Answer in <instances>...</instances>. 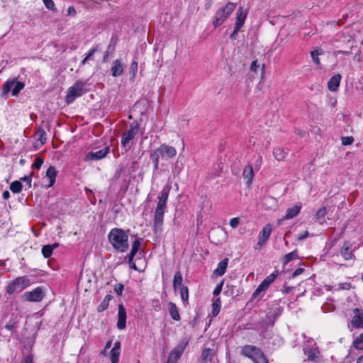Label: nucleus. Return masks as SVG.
Masks as SVG:
<instances>
[{
    "label": "nucleus",
    "instance_id": "3",
    "mask_svg": "<svg viewBox=\"0 0 363 363\" xmlns=\"http://www.w3.org/2000/svg\"><path fill=\"white\" fill-rule=\"evenodd\" d=\"M30 279L27 276L18 277L6 287V292L8 294L20 293L30 285Z\"/></svg>",
    "mask_w": 363,
    "mask_h": 363
},
{
    "label": "nucleus",
    "instance_id": "19",
    "mask_svg": "<svg viewBox=\"0 0 363 363\" xmlns=\"http://www.w3.org/2000/svg\"><path fill=\"white\" fill-rule=\"evenodd\" d=\"M247 17V11L243 8L240 7L237 11L236 21H235V32L240 31L243 26Z\"/></svg>",
    "mask_w": 363,
    "mask_h": 363
},
{
    "label": "nucleus",
    "instance_id": "48",
    "mask_svg": "<svg viewBox=\"0 0 363 363\" xmlns=\"http://www.w3.org/2000/svg\"><path fill=\"white\" fill-rule=\"evenodd\" d=\"M45 7L51 11L55 10V3L52 0H43Z\"/></svg>",
    "mask_w": 363,
    "mask_h": 363
},
{
    "label": "nucleus",
    "instance_id": "33",
    "mask_svg": "<svg viewBox=\"0 0 363 363\" xmlns=\"http://www.w3.org/2000/svg\"><path fill=\"white\" fill-rule=\"evenodd\" d=\"M138 62L136 61L132 62L130 65V67H129V72L130 74V79L131 81H134L136 74H137V72H138Z\"/></svg>",
    "mask_w": 363,
    "mask_h": 363
},
{
    "label": "nucleus",
    "instance_id": "25",
    "mask_svg": "<svg viewBox=\"0 0 363 363\" xmlns=\"http://www.w3.org/2000/svg\"><path fill=\"white\" fill-rule=\"evenodd\" d=\"M140 247V242L139 240H135L133 244L131 247V251L130 254L128 255V263L131 264L135 254L138 252Z\"/></svg>",
    "mask_w": 363,
    "mask_h": 363
},
{
    "label": "nucleus",
    "instance_id": "40",
    "mask_svg": "<svg viewBox=\"0 0 363 363\" xmlns=\"http://www.w3.org/2000/svg\"><path fill=\"white\" fill-rule=\"evenodd\" d=\"M180 295L182 300L186 303L189 299V290L187 286H182L180 287Z\"/></svg>",
    "mask_w": 363,
    "mask_h": 363
},
{
    "label": "nucleus",
    "instance_id": "8",
    "mask_svg": "<svg viewBox=\"0 0 363 363\" xmlns=\"http://www.w3.org/2000/svg\"><path fill=\"white\" fill-rule=\"evenodd\" d=\"M154 153L160 157H161L162 158L169 160L176 156L177 150L172 146L162 144L154 151Z\"/></svg>",
    "mask_w": 363,
    "mask_h": 363
},
{
    "label": "nucleus",
    "instance_id": "62",
    "mask_svg": "<svg viewBox=\"0 0 363 363\" xmlns=\"http://www.w3.org/2000/svg\"><path fill=\"white\" fill-rule=\"evenodd\" d=\"M262 164V157L259 156L257 160L255 162V167L259 169Z\"/></svg>",
    "mask_w": 363,
    "mask_h": 363
},
{
    "label": "nucleus",
    "instance_id": "27",
    "mask_svg": "<svg viewBox=\"0 0 363 363\" xmlns=\"http://www.w3.org/2000/svg\"><path fill=\"white\" fill-rule=\"evenodd\" d=\"M215 355L213 350L208 348L203 350L201 358L203 363L211 362Z\"/></svg>",
    "mask_w": 363,
    "mask_h": 363
},
{
    "label": "nucleus",
    "instance_id": "56",
    "mask_svg": "<svg viewBox=\"0 0 363 363\" xmlns=\"http://www.w3.org/2000/svg\"><path fill=\"white\" fill-rule=\"evenodd\" d=\"M67 15L74 16L76 15V10L74 6H71L68 8Z\"/></svg>",
    "mask_w": 363,
    "mask_h": 363
},
{
    "label": "nucleus",
    "instance_id": "6",
    "mask_svg": "<svg viewBox=\"0 0 363 363\" xmlns=\"http://www.w3.org/2000/svg\"><path fill=\"white\" fill-rule=\"evenodd\" d=\"M138 124L136 123H133L130 124L129 129L123 133L121 145L123 147H130L129 144L138 134Z\"/></svg>",
    "mask_w": 363,
    "mask_h": 363
},
{
    "label": "nucleus",
    "instance_id": "52",
    "mask_svg": "<svg viewBox=\"0 0 363 363\" xmlns=\"http://www.w3.org/2000/svg\"><path fill=\"white\" fill-rule=\"evenodd\" d=\"M223 281L220 282L216 286V288L214 289L213 292L214 296H218L220 293V291H222V289H223Z\"/></svg>",
    "mask_w": 363,
    "mask_h": 363
},
{
    "label": "nucleus",
    "instance_id": "10",
    "mask_svg": "<svg viewBox=\"0 0 363 363\" xmlns=\"http://www.w3.org/2000/svg\"><path fill=\"white\" fill-rule=\"evenodd\" d=\"M262 351L260 348L255 345H246L241 348L240 354L253 362Z\"/></svg>",
    "mask_w": 363,
    "mask_h": 363
},
{
    "label": "nucleus",
    "instance_id": "45",
    "mask_svg": "<svg viewBox=\"0 0 363 363\" xmlns=\"http://www.w3.org/2000/svg\"><path fill=\"white\" fill-rule=\"evenodd\" d=\"M354 142V138L352 136L342 137L341 143L342 145H350Z\"/></svg>",
    "mask_w": 363,
    "mask_h": 363
},
{
    "label": "nucleus",
    "instance_id": "14",
    "mask_svg": "<svg viewBox=\"0 0 363 363\" xmlns=\"http://www.w3.org/2000/svg\"><path fill=\"white\" fill-rule=\"evenodd\" d=\"M354 316L352 320V325L355 328H363V310L354 308Z\"/></svg>",
    "mask_w": 363,
    "mask_h": 363
},
{
    "label": "nucleus",
    "instance_id": "12",
    "mask_svg": "<svg viewBox=\"0 0 363 363\" xmlns=\"http://www.w3.org/2000/svg\"><path fill=\"white\" fill-rule=\"evenodd\" d=\"M110 152V147L106 146L104 149L97 150L96 152H89L86 154L84 157V161L89 162L93 160H99L104 158Z\"/></svg>",
    "mask_w": 363,
    "mask_h": 363
},
{
    "label": "nucleus",
    "instance_id": "31",
    "mask_svg": "<svg viewBox=\"0 0 363 363\" xmlns=\"http://www.w3.org/2000/svg\"><path fill=\"white\" fill-rule=\"evenodd\" d=\"M212 307H213V310H212V315L213 316H216L220 310V308H221V301L220 299V298H216L213 303H212Z\"/></svg>",
    "mask_w": 363,
    "mask_h": 363
},
{
    "label": "nucleus",
    "instance_id": "37",
    "mask_svg": "<svg viewBox=\"0 0 363 363\" xmlns=\"http://www.w3.org/2000/svg\"><path fill=\"white\" fill-rule=\"evenodd\" d=\"M353 346L357 350H363V333L355 338L353 342Z\"/></svg>",
    "mask_w": 363,
    "mask_h": 363
},
{
    "label": "nucleus",
    "instance_id": "49",
    "mask_svg": "<svg viewBox=\"0 0 363 363\" xmlns=\"http://www.w3.org/2000/svg\"><path fill=\"white\" fill-rule=\"evenodd\" d=\"M159 158L160 157L154 152L151 155V159L153 160L155 169H157L159 167Z\"/></svg>",
    "mask_w": 363,
    "mask_h": 363
},
{
    "label": "nucleus",
    "instance_id": "61",
    "mask_svg": "<svg viewBox=\"0 0 363 363\" xmlns=\"http://www.w3.org/2000/svg\"><path fill=\"white\" fill-rule=\"evenodd\" d=\"M120 348H121V343H120V342L117 341L114 343L113 347L111 350H114V351H120Z\"/></svg>",
    "mask_w": 363,
    "mask_h": 363
},
{
    "label": "nucleus",
    "instance_id": "7",
    "mask_svg": "<svg viewBox=\"0 0 363 363\" xmlns=\"http://www.w3.org/2000/svg\"><path fill=\"white\" fill-rule=\"evenodd\" d=\"M24 83L16 82L14 79L8 80L5 82L2 88L3 94L6 95L11 90L13 96H17L18 93L24 88Z\"/></svg>",
    "mask_w": 363,
    "mask_h": 363
},
{
    "label": "nucleus",
    "instance_id": "22",
    "mask_svg": "<svg viewBox=\"0 0 363 363\" xmlns=\"http://www.w3.org/2000/svg\"><path fill=\"white\" fill-rule=\"evenodd\" d=\"M301 208V205H295L294 206L288 208L286 215L282 219L279 220V223H281V220L291 219L296 216L299 213Z\"/></svg>",
    "mask_w": 363,
    "mask_h": 363
},
{
    "label": "nucleus",
    "instance_id": "59",
    "mask_svg": "<svg viewBox=\"0 0 363 363\" xmlns=\"http://www.w3.org/2000/svg\"><path fill=\"white\" fill-rule=\"evenodd\" d=\"M96 52V48H94L91 49L89 50V53L86 56V59L90 60Z\"/></svg>",
    "mask_w": 363,
    "mask_h": 363
},
{
    "label": "nucleus",
    "instance_id": "55",
    "mask_svg": "<svg viewBox=\"0 0 363 363\" xmlns=\"http://www.w3.org/2000/svg\"><path fill=\"white\" fill-rule=\"evenodd\" d=\"M308 235H309V233H308V231L306 230L303 233L299 234L298 235V240H303L307 238L308 237Z\"/></svg>",
    "mask_w": 363,
    "mask_h": 363
},
{
    "label": "nucleus",
    "instance_id": "63",
    "mask_svg": "<svg viewBox=\"0 0 363 363\" xmlns=\"http://www.w3.org/2000/svg\"><path fill=\"white\" fill-rule=\"evenodd\" d=\"M24 363H33V357L30 355H28L26 357L23 359Z\"/></svg>",
    "mask_w": 363,
    "mask_h": 363
},
{
    "label": "nucleus",
    "instance_id": "13",
    "mask_svg": "<svg viewBox=\"0 0 363 363\" xmlns=\"http://www.w3.org/2000/svg\"><path fill=\"white\" fill-rule=\"evenodd\" d=\"M185 349L184 345L176 347L169 354L167 363H177Z\"/></svg>",
    "mask_w": 363,
    "mask_h": 363
},
{
    "label": "nucleus",
    "instance_id": "4",
    "mask_svg": "<svg viewBox=\"0 0 363 363\" xmlns=\"http://www.w3.org/2000/svg\"><path fill=\"white\" fill-rule=\"evenodd\" d=\"M236 7V4L228 2L223 8L218 9L214 16L213 22L215 27L220 26L228 18Z\"/></svg>",
    "mask_w": 363,
    "mask_h": 363
},
{
    "label": "nucleus",
    "instance_id": "53",
    "mask_svg": "<svg viewBox=\"0 0 363 363\" xmlns=\"http://www.w3.org/2000/svg\"><path fill=\"white\" fill-rule=\"evenodd\" d=\"M240 220L238 218H231L230 220V225L232 228H235L239 225Z\"/></svg>",
    "mask_w": 363,
    "mask_h": 363
},
{
    "label": "nucleus",
    "instance_id": "50",
    "mask_svg": "<svg viewBox=\"0 0 363 363\" xmlns=\"http://www.w3.org/2000/svg\"><path fill=\"white\" fill-rule=\"evenodd\" d=\"M123 289L124 286L122 284H117L114 286L115 292L119 296L122 294Z\"/></svg>",
    "mask_w": 363,
    "mask_h": 363
},
{
    "label": "nucleus",
    "instance_id": "41",
    "mask_svg": "<svg viewBox=\"0 0 363 363\" xmlns=\"http://www.w3.org/2000/svg\"><path fill=\"white\" fill-rule=\"evenodd\" d=\"M340 40L342 41L343 43H349L350 45V49L352 48H353V46H354L353 44H354V41L353 37L351 35H345V33H344L343 35L342 36V40Z\"/></svg>",
    "mask_w": 363,
    "mask_h": 363
},
{
    "label": "nucleus",
    "instance_id": "20",
    "mask_svg": "<svg viewBox=\"0 0 363 363\" xmlns=\"http://www.w3.org/2000/svg\"><path fill=\"white\" fill-rule=\"evenodd\" d=\"M342 77L340 74H336L333 76L328 82V88L331 91H335L337 90Z\"/></svg>",
    "mask_w": 363,
    "mask_h": 363
},
{
    "label": "nucleus",
    "instance_id": "58",
    "mask_svg": "<svg viewBox=\"0 0 363 363\" xmlns=\"http://www.w3.org/2000/svg\"><path fill=\"white\" fill-rule=\"evenodd\" d=\"M33 174L31 173L28 177H24L21 179L27 183L29 187L31 186V176Z\"/></svg>",
    "mask_w": 363,
    "mask_h": 363
},
{
    "label": "nucleus",
    "instance_id": "42",
    "mask_svg": "<svg viewBox=\"0 0 363 363\" xmlns=\"http://www.w3.org/2000/svg\"><path fill=\"white\" fill-rule=\"evenodd\" d=\"M52 251L51 246L49 245H45L42 248V254L45 258H49L52 255Z\"/></svg>",
    "mask_w": 363,
    "mask_h": 363
},
{
    "label": "nucleus",
    "instance_id": "38",
    "mask_svg": "<svg viewBox=\"0 0 363 363\" xmlns=\"http://www.w3.org/2000/svg\"><path fill=\"white\" fill-rule=\"evenodd\" d=\"M36 135L38 138V140L40 142L41 145H43L47 141L46 133L43 128H39L36 133Z\"/></svg>",
    "mask_w": 363,
    "mask_h": 363
},
{
    "label": "nucleus",
    "instance_id": "5",
    "mask_svg": "<svg viewBox=\"0 0 363 363\" xmlns=\"http://www.w3.org/2000/svg\"><path fill=\"white\" fill-rule=\"evenodd\" d=\"M85 82L82 81H77L71 87L67 90L66 96V102L69 104H72L77 97L81 96L85 92Z\"/></svg>",
    "mask_w": 363,
    "mask_h": 363
},
{
    "label": "nucleus",
    "instance_id": "43",
    "mask_svg": "<svg viewBox=\"0 0 363 363\" xmlns=\"http://www.w3.org/2000/svg\"><path fill=\"white\" fill-rule=\"evenodd\" d=\"M254 363H269V361L264 354V352L262 351L259 356L257 357L256 359L253 361Z\"/></svg>",
    "mask_w": 363,
    "mask_h": 363
},
{
    "label": "nucleus",
    "instance_id": "2",
    "mask_svg": "<svg viewBox=\"0 0 363 363\" xmlns=\"http://www.w3.org/2000/svg\"><path fill=\"white\" fill-rule=\"evenodd\" d=\"M171 186H165L162 191L161 195L158 197V202L155 212V228H160L163 223L164 215L166 210L167 202L170 192Z\"/></svg>",
    "mask_w": 363,
    "mask_h": 363
},
{
    "label": "nucleus",
    "instance_id": "57",
    "mask_svg": "<svg viewBox=\"0 0 363 363\" xmlns=\"http://www.w3.org/2000/svg\"><path fill=\"white\" fill-rule=\"evenodd\" d=\"M354 60L357 62H360L362 60V55L360 50H358L357 53L354 55Z\"/></svg>",
    "mask_w": 363,
    "mask_h": 363
},
{
    "label": "nucleus",
    "instance_id": "34",
    "mask_svg": "<svg viewBox=\"0 0 363 363\" xmlns=\"http://www.w3.org/2000/svg\"><path fill=\"white\" fill-rule=\"evenodd\" d=\"M22 184L19 181H14L10 185L11 191L14 194L20 193L22 190Z\"/></svg>",
    "mask_w": 363,
    "mask_h": 363
},
{
    "label": "nucleus",
    "instance_id": "29",
    "mask_svg": "<svg viewBox=\"0 0 363 363\" xmlns=\"http://www.w3.org/2000/svg\"><path fill=\"white\" fill-rule=\"evenodd\" d=\"M182 275L179 271L177 272L174 276L173 287L174 290H177L179 287H181L182 283Z\"/></svg>",
    "mask_w": 363,
    "mask_h": 363
},
{
    "label": "nucleus",
    "instance_id": "44",
    "mask_svg": "<svg viewBox=\"0 0 363 363\" xmlns=\"http://www.w3.org/2000/svg\"><path fill=\"white\" fill-rule=\"evenodd\" d=\"M111 353V363H118V360H119V357H120V351H114V350H111L110 352Z\"/></svg>",
    "mask_w": 363,
    "mask_h": 363
},
{
    "label": "nucleus",
    "instance_id": "21",
    "mask_svg": "<svg viewBox=\"0 0 363 363\" xmlns=\"http://www.w3.org/2000/svg\"><path fill=\"white\" fill-rule=\"evenodd\" d=\"M242 177L244 179H247L246 185L250 186L253 178H254V171L253 167L251 164H247L245 167L242 172Z\"/></svg>",
    "mask_w": 363,
    "mask_h": 363
},
{
    "label": "nucleus",
    "instance_id": "17",
    "mask_svg": "<svg viewBox=\"0 0 363 363\" xmlns=\"http://www.w3.org/2000/svg\"><path fill=\"white\" fill-rule=\"evenodd\" d=\"M272 231V226L271 224H267L264 226L262 231L259 234L258 245L262 246L269 239Z\"/></svg>",
    "mask_w": 363,
    "mask_h": 363
},
{
    "label": "nucleus",
    "instance_id": "9",
    "mask_svg": "<svg viewBox=\"0 0 363 363\" xmlns=\"http://www.w3.org/2000/svg\"><path fill=\"white\" fill-rule=\"evenodd\" d=\"M45 294L41 287L38 286L30 291H26L23 294V298L30 302L41 301Z\"/></svg>",
    "mask_w": 363,
    "mask_h": 363
},
{
    "label": "nucleus",
    "instance_id": "26",
    "mask_svg": "<svg viewBox=\"0 0 363 363\" xmlns=\"http://www.w3.org/2000/svg\"><path fill=\"white\" fill-rule=\"evenodd\" d=\"M46 176L49 179V184L48 186H52L55 182V178L57 176V171L55 169V167L50 166L46 172Z\"/></svg>",
    "mask_w": 363,
    "mask_h": 363
},
{
    "label": "nucleus",
    "instance_id": "35",
    "mask_svg": "<svg viewBox=\"0 0 363 363\" xmlns=\"http://www.w3.org/2000/svg\"><path fill=\"white\" fill-rule=\"evenodd\" d=\"M276 203L275 199L271 196H266L262 200V206L266 209H270L272 208L271 204H274Z\"/></svg>",
    "mask_w": 363,
    "mask_h": 363
},
{
    "label": "nucleus",
    "instance_id": "24",
    "mask_svg": "<svg viewBox=\"0 0 363 363\" xmlns=\"http://www.w3.org/2000/svg\"><path fill=\"white\" fill-rule=\"evenodd\" d=\"M168 310L172 318L174 320L179 321L180 320V315L176 304L173 302L168 303Z\"/></svg>",
    "mask_w": 363,
    "mask_h": 363
},
{
    "label": "nucleus",
    "instance_id": "47",
    "mask_svg": "<svg viewBox=\"0 0 363 363\" xmlns=\"http://www.w3.org/2000/svg\"><path fill=\"white\" fill-rule=\"evenodd\" d=\"M43 162L44 160L42 157H37L32 164V167L39 169L43 165Z\"/></svg>",
    "mask_w": 363,
    "mask_h": 363
},
{
    "label": "nucleus",
    "instance_id": "1",
    "mask_svg": "<svg viewBox=\"0 0 363 363\" xmlns=\"http://www.w3.org/2000/svg\"><path fill=\"white\" fill-rule=\"evenodd\" d=\"M108 238L116 250L123 252L128 249V235L123 230L116 228H113L109 232Z\"/></svg>",
    "mask_w": 363,
    "mask_h": 363
},
{
    "label": "nucleus",
    "instance_id": "64",
    "mask_svg": "<svg viewBox=\"0 0 363 363\" xmlns=\"http://www.w3.org/2000/svg\"><path fill=\"white\" fill-rule=\"evenodd\" d=\"M303 269L302 268H298L296 269L294 273L292 274V277H294L303 272Z\"/></svg>",
    "mask_w": 363,
    "mask_h": 363
},
{
    "label": "nucleus",
    "instance_id": "51",
    "mask_svg": "<svg viewBox=\"0 0 363 363\" xmlns=\"http://www.w3.org/2000/svg\"><path fill=\"white\" fill-rule=\"evenodd\" d=\"M260 67V64L258 63V60H255L252 61L250 65V70L252 72H256L257 71V69Z\"/></svg>",
    "mask_w": 363,
    "mask_h": 363
},
{
    "label": "nucleus",
    "instance_id": "54",
    "mask_svg": "<svg viewBox=\"0 0 363 363\" xmlns=\"http://www.w3.org/2000/svg\"><path fill=\"white\" fill-rule=\"evenodd\" d=\"M351 53V50H337L334 52V55L337 57L340 54L350 55Z\"/></svg>",
    "mask_w": 363,
    "mask_h": 363
},
{
    "label": "nucleus",
    "instance_id": "39",
    "mask_svg": "<svg viewBox=\"0 0 363 363\" xmlns=\"http://www.w3.org/2000/svg\"><path fill=\"white\" fill-rule=\"evenodd\" d=\"M326 213L327 212L325 208H322L319 209L315 214L316 220L322 224L323 223L324 217Z\"/></svg>",
    "mask_w": 363,
    "mask_h": 363
},
{
    "label": "nucleus",
    "instance_id": "36",
    "mask_svg": "<svg viewBox=\"0 0 363 363\" xmlns=\"http://www.w3.org/2000/svg\"><path fill=\"white\" fill-rule=\"evenodd\" d=\"M298 257V252L296 250H294L290 253L286 254L284 257V264H286L291 260L296 259Z\"/></svg>",
    "mask_w": 363,
    "mask_h": 363
},
{
    "label": "nucleus",
    "instance_id": "18",
    "mask_svg": "<svg viewBox=\"0 0 363 363\" xmlns=\"http://www.w3.org/2000/svg\"><path fill=\"white\" fill-rule=\"evenodd\" d=\"M126 326V311L123 304L118 306L117 327L123 330Z\"/></svg>",
    "mask_w": 363,
    "mask_h": 363
},
{
    "label": "nucleus",
    "instance_id": "16",
    "mask_svg": "<svg viewBox=\"0 0 363 363\" xmlns=\"http://www.w3.org/2000/svg\"><path fill=\"white\" fill-rule=\"evenodd\" d=\"M125 65L121 60H116L113 61L111 68V74L114 77L122 75L125 71Z\"/></svg>",
    "mask_w": 363,
    "mask_h": 363
},
{
    "label": "nucleus",
    "instance_id": "28",
    "mask_svg": "<svg viewBox=\"0 0 363 363\" xmlns=\"http://www.w3.org/2000/svg\"><path fill=\"white\" fill-rule=\"evenodd\" d=\"M112 298H113V296L111 295H110V294L106 295L104 297V300L100 303V305L98 306V309H97L98 311L102 312V311H105L108 307L109 302L112 299Z\"/></svg>",
    "mask_w": 363,
    "mask_h": 363
},
{
    "label": "nucleus",
    "instance_id": "30",
    "mask_svg": "<svg viewBox=\"0 0 363 363\" xmlns=\"http://www.w3.org/2000/svg\"><path fill=\"white\" fill-rule=\"evenodd\" d=\"M273 154H274V156L276 158V160H277L278 161L283 160L285 158L286 155V153L285 152L284 149L281 147L274 148V151H273Z\"/></svg>",
    "mask_w": 363,
    "mask_h": 363
},
{
    "label": "nucleus",
    "instance_id": "32",
    "mask_svg": "<svg viewBox=\"0 0 363 363\" xmlns=\"http://www.w3.org/2000/svg\"><path fill=\"white\" fill-rule=\"evenodd\" d=\"M323 53V52L321 50L318 49L311 52V56L312 57L313 61L314 62V63H315V65H317L319 67H320L321 63L318 56L322 55Z\"/></svg>",
    "mask_w": 363,
    "mask_h": 363
},
{
    "label": "nucleus",
    "instance_id": "23",
    "mask_svg": "<svg viewBox=\"0 0 363 363\" xmlns=\"http://www.w3.org/2000/svg\"><path fill=\"white\" fill-rule=\"evenodd\" d=\"M228 264V258L223 259L218 263V267L214 270L213 273L218 276L223 275L226 271Z\"/></svg>",
    "mask_w": 363,
    "mask_h": 363
},
{
    "label": "nucleus",
    "instance_id": "15",
    "mask_svg": "<svg viewBox=\"0 0 363 363\" xmlns=\"http://www.w3.org/2000/svg\"><path fill=\"white\" fill-rule=\"evenodd\" d=\"M351 248L352 245L349 242H345L340 248V254L345 260L354 259L355 256Z\"/></svg>",
    "mask_w": 363,
    "mask_h": 363
},
{
    "label": "nucleus",
    "instance_id": "46",
    "mask_svg": "<svg viewBox=\"0 0 363 363\" xmlns=\"http://www.w3.org/2000/svg\"><path fill=\"white\" fill-rule=\"evenodd\" d=\"M352 288V285L350 283H340L338 284V286L337 289H335L336 291H340V290H350Z\"/></svg>",
    "mask_w": 363,
    "mask_h": 363
},
{
    "label": "nucleus",
    "instance_id": "11",
    "mask_svg": "<svg viewBox=\"0 0 363 363\" xmlns=\"http://www.w3.org/2000/svg\"><path fill=\"white\" fill-rule=\"evenodd\" d=\"M276 276L277 274H275L274 272L267 276L258 286L255 291L253 293L252 296L254 298L262 296V295H261V293L265 291L269 288V285L275 279Z\"/></svg>",
    "mask_w": 363,
    "mask_h": 363
},
{
    "label": "nucleus",
    "instance_id": "60",
    "mask_svg": "<svg viewBox=\"0 0 363 363\" xmlns=\"http://www.w3.org/2000/svg\"><path fill=\"white\" fill-rule=\"evenodd\" d=\"M292 289H293V287L284 286L283 287V289H281V291L284 294H287L290 293L292 291Z\"/></svg>",
    "mask_w": 363,
    "mask_h": 363
}]
</instances>
